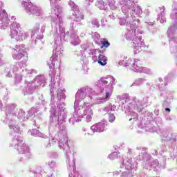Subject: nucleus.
Returning a JSON list of instances; mask_svg holds the SVG:
<instances>
[{
    "label": "nucleus",
    "mask_w": 177,
    "mask_h": 177,
    "mask_svg": "<svg viewBox=\"0 0 177 177\" xmlns=\"http://www.w3.org/2000/svg\"><path fill=\"white\" fill-rule=\"evenodd\" d=\"M100 45H102V48H109L110 46V43L107 41L101 40Z\"/></svg>",
    "instance_id": "4d7b16f0"
},
{
    "label": "nucleus",
    "mask_w": 177,
    "mask_h": 177,
    "mask_svg": "<svg viewBox=\"0 0 177 177\" xmlns=\"http://www.w3.org/2000/svg\"><path fill=\"white\" fill-rule=\"evenodd\" d=\"M18 110L15 104H10L6 106V120L3 122L8 124L11 136H15V133H21L20 124L26 121V111L23 109Z\"/></svg>",
    "instance_id": "7ed1b4c3"
},
{
    "label": "nucleus",
    "mask_w": 177,
    "mask_h": 177,
    "mask_svg": "<svg viewBox=\"0 0 177 177\" xmlns=\"http://www.w3.org/2000/svg\"><path fill=\"white\" fill-rule=\"evenodd\" d=\"M38 88L37 83L30 82L28 83H25L24 88H22V92L24 95H32L35 92V89Z\"/></svg>",
    "instance_id": "6ab92c4d"
},
{
    "label": "nucleus",
    "mask_w": 177,
    "mask_h": 177,
    "mask_svg": "<svg viewBox=\"0 0 177 177\" xmlns=\"http://www.w3.org/2000/svg\"><path fill=\"white\" fill-rule=\"evenodd\" d=\"M42 168L41 167H37L34 171V176L35 177H42Z\"/></svg>",
    "instance_id": "a18cd8bd"
},
{
    "label": "nucleus",
    "mask_w": 177,
    "mask_h": 177,
    "mask_svg": "<svg viewBox=\"0 0 177 177\" xmlns=\"http://www.w3.org/2000/svg\"><path fill=\"white\" fill-rule=\"evenodd\" d=\"M150 162L152 168L156 169L157 171L161 168V165H160V162L158 160H153L151 158Z\"/></svg>",
    "instance_id": "79ce46f5"
},
{
    "label": "nucleus",
    "mask_w": 177,
    "mask_h": 177,
    "mask_svg": "<svg viewBox=\"0 0 177 177\" xmlns=\"http://www.w3.org/2000/svg\"><path fill=\"white\" fill-rule=\"evenodd\" d=\"M46 28V24H44L41 26V29L40 31L41 32V34H44V32H45V29Z\"/></svg>",
    "instance_id": "680f3d73"
},
{
    "label": "nucleus",
    "mask_w": 177,
    "mask_h": 177,
    "mask_svg": "<svg viewBox=\"0 0 177 177\" xmlns=\"http://www.w3.org/2000/svg\"><path fill=\"white\" fill-rule=\"evenodd\" d=\"M68 4L70 7L71 8L73 12H74L73 15H77L78 13H82L80 12V8H78V6L75 5V3L74 1L70 0L68 2Z\"/></svg>",
    "instance_id": "4c0bfd02"
},
{
    "label": "nucleus",
    "mask_w": 177,
    "mask_h": 177,
    "mask_svg": "<svg viewBox=\"0 0 177 177\" xmlns=\"http://www.w3.org/2000/svg\"><path fill=\"white\" fill-rule=\"evenodd\" d=\"M157 133L160 135L162 140L171 142V143H176L177 142V133L171 132L169 129H161Z\"/></svg>",
    "instance_id": "ddd939ff"
},
{
    "label": "nucleus",
    "mask_w": 177,
    "mask_h": 177,
    "mask_svg": "<svg viewBox=\"0 0 177 177\" xmlns=\"http://www.w3.org/2000/svg\"><path fill=\"white\" fill-rule=\"evenodd\" d=\"M56 145V139L53 138L51 140H49L48 142L45 145L46 149H50L52 146H55Z\"/></svg>",
    "instance_id": "49530a36"
},
{
    "label": "nucleus",
    "mask_w": 177,
    "mask_h": 177,
    "mask_svg": "<svg viewBox=\"0 0 177 177\" xmlns=\"http://www.w3.org/2000/svg\"><path fill=\"white\" fill-rule=\"evenodd\" d=\"M58 13H56V10H53V15L57 17H54L51 21L52 30L50 31L51 37H53L55 44L53 50V55L47 61V64L51 71L49 74L51 77L50 80V90L51 95V107L50 111V120H66L67 119V109H66V103L60 102L62 100L66 99V90L60 86V81L56 82L55 80V63L56 62V57L62 56L63 54V41H68V32H64V27H63V19L59 17V14L62 13V8H57Z\"/></svg>",
    "instance_id": "f257e3e1"
},
{
    "label": "nucleus",
    "mask_w": 177,
    "mask_h": 177,
    "mask_svg": "<svg viewBox=\"0 0 177 177\" xmlns=\"http://www.w3.org/2000/svg\"><path fill=\"white\" fill-rule=\"evenodd\" d=\"M9 37L17 41H26L30 37V32L20 31L21 30V25L17 22H13L10 25Z\"/></svg>",
    "instance_id": "9b49d317"
},
{
    "label": "nucleus",
    "mask_w": 177,
    "mask_h": 177,
    "mask_svg": "<svg viewBox=\"0 0 177 177\" xmlns=\"http://www.w3.org/2000/svg\"><path fill=\"white\" fill-rule=\"evenodd\" d=\"M23 64L21 62H17L13 65H10L9 68L6 69V77L9 78L12 77L14 73H17L21 70Z\"/></svg>",
    "instance_id": "412c9836"
},
{
    "label": "nucleus",
    "mask_w": 177,
    "mask_h": 177,
    "mask_svg": "<svg viewBox=\"0 0 177 177\" xmlns=\"http://www.w3.org/2000/svg\"><path fill=\"white\" fill-rule=\"evenodd\" d=\"M96 6L101 10H107L109 9V5H107V0L103 1V0H97Z\"/></svg>",
    "instance_id": "f704fd0d"
},
{
    "label": "nucleus",
    "mask_w": 177,
    "mask_h": 177,
    "mask_svg": "<svg viewBox=\"0 0 177 177\" xmlns=\"http://www.w3.org/2000/svg\"><path fill=\"white\" fill-rule=\"evenodd\" d=\"M116 109L117 106H115V105L112 104H109L108 106L104 109V111H105V113H108L109 114V122H114V121H115V116L114 115V113H110V111H115Z\"/></svg>",
    "instance_id": "cd10ccee"
},
{
    "label": "nucleus",
    "mask_w": 177,
    "mask_h": 177,
    "mask_svg": "<svg viewBox=\"0 0 177 177\" xmlns=\"http://www.w3.org/2000/svg\"><path fill=\"white\" fill-rule=\"evenodd\" d=\"M82 131L84 132V136H93V131H92L90 128L88 127H82Z\"/></svg>",
    "instance_id": "c03bdc74"
},
{
    "label": "nucleus",
    "mask_w": 177,
    "mask_h": 177,
    "mask_svg": "<svg viewBox=\"0 0 177 177\" xmlns=\"http://www.w3.org/2000/svg\"><path fill=\"white\" fill-rule=\"evenodd\" d=\"M47 104L48 102H46V101H45V99H44V95H41L33 107H35L37 111H46Z\"/></svg>",
    "instance_id": "393cba45"
},
{
    "label": "nucleus",
    "mask_w": 177,
    "mask_h": 177,
    "mask_svg": "<svg viewBox=\"0 0 177 177\" xmlns=\"http://www.w3.org/2000/svg\"><path fill=\"white\" fill-rule=\"evenodd\" d=\"M92 38L97 45H100L102 44V39H100V35L97 32H94L92 34Z\"/></svg>",
    "instance_id": "a19ab883"
},
{
    "label": "nucleus",
    "mask_w": 177,
    "mask_h": 177,
    "mask_svg": "<svg viewBox=\"0 0 177 177\" xmlns=\"http://www.w3.org/2000/svg\"><path fill=\"white\" fill-rule=\"evenodd\" d=\"M177 25L170 26L167 30V35L169 38V46L171 53H175L177 56Z\"/></svg>",
    "instance_id": "f8f14e48"
},
{
    "label": "nucleus",
    "mask_w": 177,
    "mask_h": 177,
    "mask_svg": "<svg viewBox=\"0 0 177 177\" xmlns=\"http://www.w3.org/2000/svg\"><path fill=\"white\" fill-rule=\"evenodd\" d=\"M114 85H115V78L114 77H101L97 82V88L99 89L97 93H102L103 96L105 97L97 98L95 103H106V102H108L110 96L113 95Z\"/></svg>",
    "instance_id": "0eeeda50"
},
{
    "label": "nucleus",
    "mask_w": 177,
    "mask_h": 177,
    "mask_svg": "<svg viewBox=\"0 0 177 177\" xmlns=\"http://www.w3.org/2000/svg\"><path fill=\"white\" fill-rule=\"evenodd\" d=\"M71 19L73 21L71 23V30H74V28L77 27V25L82 26V22H81V20H84V14L80 12L77 14H73Z\"/></svg>",
    "instance_id": "aec40b11"
},
{
    "label": "nucleus",
    "mask_w": 177,
    "mask_h": 177,
    "mask_svg": "<svg viewBox=\"0 0 177 177\" xmlns=\"http://www.w3.org/2000/svg\"><path fill=\"white\" fill-rule=\"evenodd\" d=\"M151 154L153 156H158V151H157V149H152Z\"/></svg>",
    "instance_id": "0e129e2a"
},
{
    "label": "nucleus",
    "mask_w": 177,
    "mask_h": 177,
    "mask_svg": "<svg viewBox=\"0 0 177 177\" xmlns=\"http://www.w3.org/2000/svg\"><path fill=\"white\" fill-rule=\"evenodd\" d=\"M35 113H38V109L35 107H32L31 109L28 111L26 118L28 120L29 118H35Z\"/></svg>",
    "instance_id": "ea45409f"
},
{
    "label": "nucleus",
    "mask_w": 177,
    "mask_h": 177,
    "mask_svg": "<svg viewBox=\"0 0 177 177\" xmlns=\"http://www.w3.org/2000/svg\"><path fill=\"white\" fill-rule=\"evenodd\" d=\"M11 23H12H12H17L16 21V17H15V16L11 17Z\"/></svg>",
    "instance_id": "69168bd1"
},
{
    "label": "nucleus",
    "mask_w": 177,
    "mask_h": 177,
    "mask_svg": "<svg viewBox=\"0 0 177 177\" xmlns=\"http://www.w3.org/2000/svg\"><path fill=\"white\" fill-rule=\"evenodd\" d=\"M55 172V169L52 168H49L46 170V175L47 177H53V173Z\"/></svg>",
    "instance_id": "603ef678"
},
{
    "label": "nucleus",
    "mask_w": 177,
    "mask_h": 177,
    "mask_svg": "<svg viewBox=\"0 0 177 177\" xmlns=\"http://www.w3.org/2000/svg\"><path fill=\"white\" fill-rule=\"evenodd\" d=\"M35 38V42H37V40L41 41L44 38V35H37Z\"/></svg>",
    "instance_id": "052dcab7"
},
{
    "label": "nucleus",
    "mask_w": 177,
    "mask_h": 177,
    "mask_svg": "<svg viewBox=\"0 0 177 177\" xmlns=\"http://www.w3.org/2000/svg\"><path fill=\"white\" fill-rule=\"evenodd\" d=\"M22 80H23V77L20 74L17 73L15 75V84H20Z\"/></svg>",
    "instance_id": "3c124183"
},
{
    "label": "nucleus",
    "mask_w": 177,
    "mask_h": 177,
    "mask_svg": "<svg viewBox=\"0 0 177 177\" xmlns=\"http://www.w3.org/2000/svg\"><path fill=\"white\" fill-rule=\"evenodd\" d=\"M24 10L28 15H35V16H42L44 11L41 7L33 6L32 3H26Z\"/></svg>",
    "instance_id": "4468645a"
},
{
    "label": "nucleus",
    "mask_w": 177,
    "mask_h": 177,
    "mask_svg": "<svg viewBox=\"0 0 177 177\" xmlns=\"http://www.w3.org/2000/svg\"><path fill=\"white\" fill-rule=\"evenodd\" d=\"M68 34V39H70V42L72 45L77 46V45H80V38L75 35V33H72L70 35L69 32H66Z\"/></svg>",
    "instance_id": "2f4dec72"
},
{
    "label": "nucleus",
    "mask_w": 177,
    "mask_h": 177,
    "mask_svg": "<svg viewBox=\"0 0 177 177\" xmlns=\"http://www.w3.org/2000/svg\"><path fill=\"white\" fill-rule=\"evenodd\" d=\"M60 1V0H50V6L51 8H53L51 10V21L52 20H53V19H55V17L56 19H57V17L56 15H55V14H53V10H55V13H59L58 10H57V8H59V9H61V12L59 14V17H62L61 15L63 12V8H62V7H60V6H56V2H59ZM62 19H63L62 17Z\"/></svg>",
    "instance_id": "b1692460"
},
{
    "label": "nucleus",
    "mask_w": 177,
    "mask_h": 177,
    "mask_svg": "<svg viewBox=\"0 0 177 177\" xmlns=\"http://www.w3.org/2000/svg\"><path fill=\"white\" fill-rule=\"evenodd\" d=\"M138 59H132L131 58H129L127 59V58H124L123 59L120 60L119 62V66H123L124 67H128L130 70H132L133 71V68L135 67V64L136 63V60Z\"/></svg>",
    "instance_id": "4be33fe9"
},
{
    "label": "nucleus",
    "mask_w": 177,
    "mask_h": 177,
    "mask_svg": "<svg viewBox=\"0 0 177 177\" xmlns=\"http://www.w3.org/2000/svg\"><path fill=\"white\" fill-rule=\"evenodd\" d=\"M136 150L140 151L139 156H145V154H147V149L145 147H137Z\"/></svg>",
    "instance_id": "de8ad7c7"
},
{
    "label": "nucleus",
    "mask_w": 177,
    "mask_h": 177,
    "mask_svg": "<svg viewBox=\"0 0 177 177\" xmlns=\"http://www.w3.org/2000/svg\"><path fill=\"white\" fill-rule=\"evenodd\" d=\"M59 147L65 153L66 165L69 172L68 177H82L80 173H75V158L74 151L71 150L68 142H59Z\"/></svg>",
    "instance_id": "6e6552de"
},
{
    "label": "nucleus",
    "mask_w": 177,
    "mask_h": 177,
    "mask_svg": "<svg viewBox=\"0 0 177 177\" xmlns=\"http://www.w3.org/2000/svg\"><path fill=\"white\" fill-rule=\"evenodd\" d=\"M107 124L103 122H100L95 124H93L91 127V129L93 131V132L95 133V132H98L99 133L102 132H104L107 128Z\"/></svg>",
    "instance_id": "bb28decb"
},
{
    "label": "nucleus",
    "mask_w": 177,
    "mask_h": 177,
    "mask_svg": "<svg viewBox=\"0 0 177 177\" xmlns=\"http://www.w3.org/2000/svg\"><path fill=\"white\" fill-rule=\"evenodd\" d=\"M75 55L77 57V59L80 60L82 64H86V63H88L86 57L84 56V52L82 50L76 51Z\"/></svg>",
    "instance_id": "473e14b6"
},
{
    "label": "nucleus",
    "mask_w": 177,
    "mask_h": 177,
    "mask_svg": "<svg viewBox=\"0 0 177 177\" xmlns=\"http://www.w3.org/2000/svg\"><path fill=\"white\" fill-rule=\"evenodd\" d=\"M91 24L93 27H96V28L100 27V24H99V21L97 19H93L91 21Z\"/></svg>",
    "instance_id": "5fc2aeb1"
},
{
    "label": "nucleus",
    "mask_w": 177,
    "mask_h": 177,
    "mask_svg": "<svg viewBox=\"0 0 177 177\" xmlns=\"http://www.w3.org/2000/svg\"><path fill=\"white\" fill-rule=\"evenodd\" d=\"M50 158H59V153L57 152H50L48 153Z\"/></svg>",
    "instance_id": "6e6d98bb"
},
{
    "label": "nucleus",
    "mask_w": 177,
    "mask_h": 177,
    "mask_svg": "<svg viewBox=\"0 0 177 177\" xmlns=\"http://www.w3.org/2000/svg\"><path fill=\"white\" fill-rule=\"evenodd\" d=\"M14 60H21L26 56V47L24 45H16L12 51Z\"/></svg>",
    "instance_id": "dca6fc26"
},
{
    "label": "nucleus",
    "mask_w": 177,
    "mask_h": 177,
    "mask_svg": "<svg viewBox=\"0 0 177 177\" xmlns=\"http://www.w3.org/2000/svg\"><path fill=\"white\" fill-rule=\"evenodd\" d=\"M48 165L50 168H52V169H53L55 167H56V162L55 161L48 162Z\"/></svg>",
    "instance_id": "bf43d9fd"
},
{
    "label": "nucleus",
    "mask_w": 177,
    "mask_h": 177,
    "mask_svg": "<svg viewBox=\"0 0 177 177\" xmlns=\"http://www.w3.org/2000/svg\"><path fill=\"white\" fill-rule=\"evenodd\" d=\"M171 78H172V74H169L167 76L164 77V80L162 79L159 78L158 81L160 84L158 85V88H159L160 91H161V88L163 86H166L168 84V82L171 81Z\"/></svg>",
    "instance_id": "7c9ffc66"
},
{
    "label": "nucleus",
    "mask_w": 177,
    "mask_h": 177,
    "mask_svg": "<svg viewBox=\"0 0 177 177\" xmlns=\"http://www.w3.org/2000/svg\"><path fill=\"white\" fill-rule=\"evenodd\" d=\"M107 5L108 8L109 7L110 9H112V10L117 9V6H115V0H109Z\"/></svg>",
    "instance_id": "09e8293b"
},
{
    "label": "nucleus",
    "mask_w": 177,
    "mask_h": 177,
    "mask_svg": "<svg viewBox=\"0 0 177 177\" xmlns=\"http://www.w3.org/2000/svg\"><path fill=\"white\" fill-rule=\"evenodd\" d=\"M21 77H27L28 74H37V71L34 69H27L24 68H21V70L19 71Z\"/></svg>",
    "instance_id": "c9c22d12"
},
{
    "label": "nucleus",
    "mask_w": 177,
    "mask_h": 177,
    "mask_svg": "<svg viewBox=\"0 0 177 177\" xmlns=\"http://www.w3.org/2000/svg\"><path fill=\"white\" fill-rule=\"evenodd\" d=\"M133 71L136 73H144V74H150L151 71L148 68H145L142 66L140 59H136L134 68H133Z\"/></svg>",
    "instance_id": "a878e982"
},
{
    "label": "nucleus",
    "mask_w": 177,
    "mask_h": 177,
    "mask_svg": "<svg viewBox=\"0 0 177 177\" xmlns=\"http://www.w3.org/2000/svg\"><path fill=\"white\" fill-rule=\"evenodd\" d=\"M127 31L124 34V37L127 41H132V46L134 49V55H136L141 50H146L149 46L145 44V41L142 39V34L143 32L138 28V24L133 22L128 25Z\"/></svg>",
    "instance_id": "423d86ee"
},
{
    "label": "nucleus",
    "mask_w": 177,
    "mask_h": 177,
    "mask_svg": "<svg viewBox=\"0 0 177 177\" xmlns=\"http://www.w3.org/2000/svg\"><path fill=\"white\" fill-rule=\"evenodd\" d=\"M95 91L91 87H83L75 94L74 102V112L73 116L69 119V124L74 125L75 122H80L82 118L86 116L87 122H91L93 111L92 104L88 102L92 100V95Z\"/></svg>",
    "instance_id": "f03ea898"
},
{
    "label": "nucleus",
    "mask_w": 177,
    "mask_h": 177,
    "mask_svg": "<svg viewBox=\"0 0 177 177\" xmlns=\"http://www.w3.org/2000/svg\"><path fill=\"white\" fill-rule=\"evenodd\" d=\"M153 122H155V124H156V125L159 127V125L162 124V119L161 118V117H156L155 118Z\"/></svg>",
    "instance_id": "864d4df0"
},
{
    "label": "nucleus",
    "mask_w": 177,
    "mask_h": 177,
    "mask_svg": "<svg viewBox=\"0 0 177 177\" xmlns=\"http://www.w3.org/2000/svg\"><path fill=\"white\" fill-rule=\"evenodd\" d=\"M2 6H3V3L0 1V28L1 30H5L8 26L9 23H10V20L8 18V14H6V11L3 10L2 12Z\"/></svg>",
    "instance_id": "2eb2a0df"
},
{
    "label": "nucleus",
    "mask_w": 177,
    "mask_h": 177,
    "mask_svg": "<svg viewBox=\"0 0 177 177\" xmlns=\"http://www.w3.org/2000/svg\"><path fill=\"white\" fill-rule=\"evenodd\" d=\"M38 31H39V24L37 23L35 27L33 28V29L32 30V35H31L32 39H34L35 38L34 37L38 32Z\"/></svg>",
    "instance_id": "37998d69"
},
{
    "label": "nucleus",
    "mask_w": 177,
    "mask_h": 177,
    "mask_svg": "<svg viewBox=\"0 0 177 177\" xmlns=\"http://www.w3.org/2000/svg\"><path fill=\"white\" fill-rule=\"evenodd\" d=\"M10 147H15V150H17L19 154H21V157L19 159L21 162H26V161L31 158L30 148L27 146L23 137L15 136V138H12L10 143Z\"/></svg>",
    "instance_id": "1a4fd4ad"
},
{
    "label": "nucleus",
    "mask_w": 177,
    "mask_h": 177,
    "mask_svg": "<svg viewBox=\"0 0 177 177\" xmlns=\"http://www.w3.org/2000/svg\"><path fill=\"white\" fill-rule=\"evenodd\" d=\"M119 3L122 6V12L125 17L120 18V26H126L129 28V24H138L135 20V16H139L142 13V8L135 1L131 0H118Z\"/></svg>",
    "instance_id": "20e7f679"
},
{
    "label": "nucleus",
    "mask_w": 177,
    "mask_h": 177,
    "mask_svg": "<svg viewBox=\"0 0 177 177\" xmlns=\"http://www.w3.org/2000/svg\"><path fill=\"white\" fill-rule=\"evenodd\" d=\"M119 156H120V153L113 152L112 153L108 156V158H109V160H115V158H118Z\"/></svg>",
    "instance_id": "8fccbe9b"
},
{
    "label": "nucleus",
    "mask_w": 177,
    "mask_h": 177,
    "mask_svg": "<svg viewBox=\"0 0 177 177\" xmlns=\"http://www.w3.org/2000/svg\"><path fill=\"white\" fill-rule=\"evenodd\" d=\"M156 12H160L157 20H159L162 24L165 23L167 21V19L165 18V7H158V8H156Z\"/></svg>",
    "instance_id": "c756f323"
},
{
    "label": "nucleus",
    "mask_w": 177,
    "mask_h": 177,
    "mask_svg": "<svg viewBox=\"0 0 177 177\" xmlns=\"http://www.w3.org/2000/svg\"><path fill=\"white\" fill-rule=\"evenodd\" d=\"M82 48L84 49V50H88V44H83Z\"/></svg>",
    "instance_id": "338daca9"
},
{
    "label": "nucleus",
    "mask_w": 177,
    "mask_h": 177,
    "mask_svg": "<svg viewBox=\"0 0 177 177\" xmlns=\"http://www.w3.org/2000/svg\"><path fill=\"white\" fill-rule=\"evenodd\" d=\"M148 26H150L151 27H153L154 26V22H146Z\"/></svg>",
    "instance_id": "774afa93"
},
{
    "label": "nucleus",
    "mask_w": 177,
    "mask_h": 177,
    "mask_svg": "<svg viewBox=\"0 0 177 177\" xmlns=\"http://www.w3.org/2000/svg\"><path fill=\"white\" fill-rule=\"evenodd\" d=\"M92 59L94 62H97L101 66H106L107 64V57L102 55L100 50H95Z\"/></svg>",
    "instance_id": "a211bd4d"
},
{
    "label": "nucleus",
    "mask_w": 177,
    "mask_h": 177,
    "mask_svg": "<svg viewBox=\"0 0 177 177\" xmlns=\"http://www.w3.org/2000/svg\"><path fill=\"white\" fill-rule=\"evenodd\" d=\"M32 136H38L39 138H42L43 139H48V136L39 132V130L37 129H33L31 131Z\"/></svg>",
    "instance_id": "e433bc0d"
},
{
    "label": "nucleus",
    "mask_w": 177,
    "mask_h": 177,
    "mask_svg": "<svg viewBox=\"0 0 177 177\" xmlns=\"http://www.w3.org/2000/svg\"><path fill=\"white\" fill-rule=\"evenodd\" d=\"M46 79H45V76L44 75H41L39 76H37L35 79V84H36V85H38V86H40V85H42L43 84V86H45V83H46Z\"/></svg>",
    "instance_id": "72a5a7b5"
},
{
    "label": "nucleus",
    "mask_w": 177,
    "mask_h": 177,
    "mask_svg": "<svg viewBox=\"0 0 177 177\" xmlns=\"http://www.w3.org/2000/svg\"><path fill=\"white\" fill-rule=\"evenodd\" d=\"M137 160L139 161H143L142 165L145 169H151V156L149 155V153H145L144 155H138L137 156Z\"/></svg>",
    "instance_id": "f3484780"
},
{
    "label": "nucleus",
    "mask_w": 177,
    "mask_h": 177,
    "mask_svg": "<svg viewBox=\"0 0 177 177\" xmlns=\"http://www.w3.org/2000/svg\"><path fill=\"white\" fill-rule=\"evenodd\" d=\"M127 154H129V156H132L133 154V151L132 150V149L128 148Z\"/></svg>",
    "instance_id": "e2e57ef3"
},
{
    "label": "nucleus",
    "mask_w": 177,
    "mask_h": 177,
    "mask_svg": "<svg viewBox=\"0 0 177 177\" xmlns=\"http://www.w3.org/2000/svg\"><path fill=\"white\" fill-rule=\"evenodd\" d=\"M138 168V162H133L132 158L123 160V162L120 166V171H115L113 175H120L121 177H133L135 176V171Z\"/></svg>",
    "instance_id": "9d476101"
},
{
    "label": "nucleus",
    "mask_w": 177,
    "mask_h": 177,
    "mask_svg": "<svg viewBox=\"0 0 177 177\" xmlns=\"http://www.w3.org/2000/svg\"><path fill=\"white\" fill-rule=\"evenodd\" d=\"M147 103H149V97H144L142 101L136 98L134 100L126 98L120 102V107L128 117H131L129 121H132V120L133 121H138L139 115L133 110H136L138 113H143V110H145L143 106H146Z\"/></svg>",
    "instance_id": "39448f33"
},
{
    "label": "nucleus",
    "mask_w": 177,
    "mask_h": 177,
    "mask_svg": "<svg viewBox=\"0 0 177 177\" xmlns=\"http://www.w3.org/2000/svg\"><path fill=\"white\" fill-rule=\"evenodd\" d=\"M26 3H31V1L30 0H22L21 6L24 8V10L26 9Z\"/></svg>",
    "instance_id": "13d9d810"
},
{
    "label": "nucleus",
    "mask_w": 177,
    "mask_h": 177,
    "mask_svg": "<svg viewBox=\"0 0 177 177\" xmlns=\"http://www.w3.org/2000/svg\"><path fill=\"white\" fill-rule=\"evenodd\" d=\"M147 81V80L144 77L138 78L132 84L131 86H140V85H143V84H145V82H146Z\"/></svg>",
    "instance_id": "58836bf2"
},
{
    "label": "nucleus",
    "mask_w": 177,
    "mask_h": 177,
    "mask_svg": "<svg viewBox=\"0 0 177 177\" xmlns=\"http://www.w3.org/2000/svg\"><path fill=\"white\" fill-rule=\"evenodd\" d=\"M169 17L171 20L177 24V2L174 1L171 6Z\"/></svg>",
    "instance_id": "c85d7f7f"
},
{
    "label": "nucleus",
    "mask_w": 177,
    "mask_h": 177,
    "mask_svg": "<svg viewBox=\"0 0 177 177\" xmlns=\"http://www.w3.org/2000/svg\"><path fill=\"white\" fill-rule=\"evenodd\" d=\"M138 128L145 130L146 132H157V128L154 127L153 120H147L142 127L138 126Z\"/></svg>",
    "instance_id": "5701e85b"
}]
</instances>
